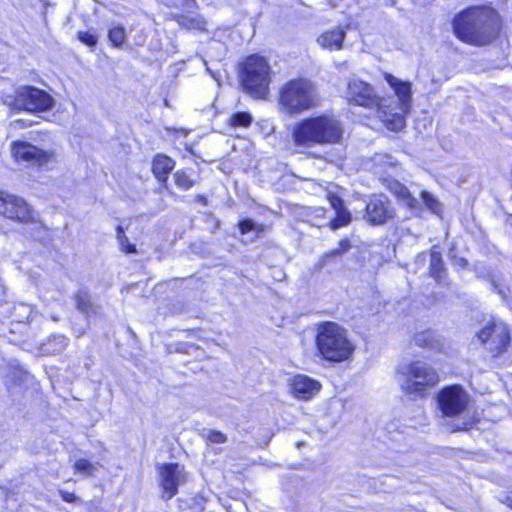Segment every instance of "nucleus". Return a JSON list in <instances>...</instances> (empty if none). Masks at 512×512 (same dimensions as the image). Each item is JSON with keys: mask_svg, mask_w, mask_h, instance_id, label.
<instances>
[{"mask_svg": "<svg viewBox=\"0 0 512 512\" xmlns=\"http://www.w3.org/2000/svg\"><path fill=\"white\" fill-rule=\"evenodd\" d=\"M453 31L461 41L484 46L490 44L500 31V17L490 6H471L453 19Z\"/></svg>", "mask_w": 512, "mask_h": 512, "instance_id": "1", "label": "nucleus"}, {"mask_svg": "<svg viewBox=\"0 0 512 512\" xmlns=\"http://www.w3.org/2000/svg\"><path fill=\"white\" fill-rule=\"evenodd\" d=\"M343 135L341 123L333 116H317L298 122L292 131L296 147L310 148L316 144H335Z\"/></svg>", "mask_w": 512, "mask_h": 512, "instance_id": "2", "label": "nucleus"}, {"mask_svg": "<svg viewBox=\"0 0 512 512\" xmlns=\"http://www.w3.org/2000/svg\"><path fill=\"white\" fill-rule=\"evenodd\" d=\"M316 347L324 360L333 363L348 360L355 351L348 331L336 322L317 325Z\"/></svg>", "mask_w": 512, "mask_h": 512, "instance_id": "3", "label": "nucleus"}, {"mask_svg": "<svg viewBox=\"0 0 512 512\" xmlns=\"http://www.w3.org/2000/svg\"><path fill=\"white\" fill-rule=\"evenodd\" d=\"M384 78L394 90L397 99L382 98L383 101H387L388 107L381 108L380 119L389 130L400 131L405 127V115L411 109L412 84L389 73H385Z\"/></svg>", "mask_w": 512, "mask_h": 512, "instance_id": "4", "label": "nucleus"}, {"mask_svg": "<svg viewBox=\"0 0 512 512\" xmlns=\"http://www.w3.org/2000/svg\"><path fill=\"white\" fill-rule=\"evenodd\" d=\"M438 406L442 415L455 419L452 431L468 430L473 425L470 416V396L459 385L443 388L437 396Z\"/></svg>", "mask_w": 512, "mask_h": 512, "instance_id": "5", "label": "nucleus"}, {"mask_svg": "<svg viewBox=\"0 0 512 512\" xmlns=\"http://www.w3.org/2000/svg\"><path fill=\"white\" fill-rule=\"evenodd\" d=\"M270 72L269 63L264 57L250 55L240 65V82L247 93L263 99L269 93Z\"/></svg>", "mask_w": 512, "mask_h": 512, "instance_id": "6", "label": "nucleus"}, {"mask_svg": "<svg viewBox=\"0 0 512 512\" xmlns=\"http://www.w3.org/2000/svg\"><path fill=\"white\" fill-rule=\"evenodd\" d=\"M317 102L314 84L307 78L293 79L280 90L279 104L288 114H300Z\"/></svg>", "mask_w": 512, "mask_h": 512, "instance_id": "7", "label": "nucleus"}, {"mask_svg": "<svg viewBox=\"0 0 512 512\" xmlns=\"http://www.w3.org/2000/svg\"><path fill=\"white\" fill-rule=\"evenodd\" d=\"M401 388L408 394L423 395L427 387L434 386L439 377L436 370L422 361H414L399 370Z\"/></svg>", "mask_w": 512, "mask_h": 512, "instance_id": "8", "label": "nucleus"}, {"mask_svg": "<svg viewBox=\"0 0 512 512\" xmlns=\"http://www.w3.org/2000/svg\"><path fill=\"white\" fill-rule=\"evenodd\" d=\"M346 96L350 103L369 109H376L379 118L381 108L388 107L387 101H383L369 83L355 77L348 81Z\"/></svg>", "mask_w": 512, "mask_h": 512, "instance_id": "9", "label": "nucleus"}, {"mask_svg": "<svg viewBox=\"0 0 512 512\" xmlns=\"http://www.w3.org/2000/svg\"><path fill=\"white\" fill-rule=\"evenodd\" d=\"M394 216L395 210L389 199L383 194L372 195L366 203L364 219L371 225L385 224Z\"/></svg>", "mask_w": 512, "mask_h": 512, "instance_id": "10", "label": "nucleus"}, {"mask_svg": "<svg viewBox=\"0 0 512 512\" xmlns=\"http://www.w3.org/2000/svg\"><path fill=\"white\" fill-rule=\"evenodd\" d=\"M477 336L483 344L488 345L492 353L504 351L510 342L509 329L502 322L486 325Z\"/></svg>", "mask_w": 512, "mask_h": 512, "instance_id": "11", "label": "nucleus"}, {"mask_svg": "<svg viewBox=\"0 0 512 512\" xmlns=\"http://www.w3.org/2000/svg\"><path fill=\"white\" fill-rule=\"evenodd\" d=\"M162 497L169 500L178 492V487L186 482L184 467L177 463L164 464L159 467Z\"/></svg>", "mask_w": 512, "mask_h": 512, "instance_id": "12", "label": "nucleus"}, {"mask_svg": "<svg viewBox=\"0 0 512 512\" xmlns=\"http://www.w3.org/2000/svg\"><path fill=\"white\" fill-rule=\"evenodd\" d=\"M0 214L18 222H29L32 217L28 204L22 198L1 190Z\"/></svg>", "mask_w": 512, "mask_h": 512, "instance_id": "13", "label": "nucleus"}, {"mask_svg": "<svg viewBox=\"0 0 512 512\" xmlns=\"http://www.w3.org/2000/svg\"><path fill=\"white\" fill-rule=\"evenodd\" d=\"M321 384L309 376L298 374L290 380L292 395L300 400H310L319 393Z\"/></svg>", "mask_w": 512, "mask_h": 512, "instance_id": "14", "label": "nucleus"}, {"mask_svg": "<svg viewBox=\"0 0 512 512\" xmlns=\"http://www.w3.org/2000/svg\"><path fill=\"white\" fill-rule=\"evenodd\" d=\"M59 162V155L55 145L49 140V145L34 144V169L49 171L56 167Z\"/></svg>", "mask_w": 512, "mask_h": 512, "instance_id": "15", "label": "nucleus"}, {"mask_svg": "<svg viewBox=\"0 0 512 512\" xmlns=\"http://www.w3.org/2000/svg\"><path fill=\"white\" fill-rule=\"evenodd\" d=\"M55 100L53 97L40 89L34 88V125L38 124V119H42L45 121H51L50 115L55 116L50 113V110L54 107Z\"/></svg>", "mask_w": 512, "mask_h": 512, "instance_id": "16", "label": "nucleus"}, {"mask_svg": "<svg viewBox=\"0 0 512 512\" xmlns=\"http://www.w3.org/2000/svg\"><path fill=\"white\" fill-rule=\"evenodd\" d=\"M3 103L13 110L32 111L30 105L32 104V87L24 86L16 90L15 94H4L2 96Z\"/></svg>", "mask_w": 512, "mask_h": 512, "instance_id": "17", "label": "nucleus"}, {"mask_svg": "<svg viewBox=\"0 0 512 512\" xmlns=\"http://www.w3.org/2000/svg\"><path fill=\"white\" fill-rule=\"evenodd\" d=\"M380 182L391 193H393L399 199L404 201L410 208L416 207L417 200L411 196L408 188L404 184L400 183L398 180L394 179L390 175L381 176Z\"/></svg>", "mask_w": 512, "mask_h": 512, "instance_id": "18", "label": "nucleus"}, {"mask_svg": "<svg viewBox=\"0 0 512 512\" xmlns=\"http://www.w3.org/2000/svg\"><path fill=\"white\" fill-rule=\"evenodd\" d=\"M374 173L381 180V176L392 175L397 170V163L390 155L379 154L373 158Z\"/></svg>", "mask_w": 512, "mask_h": 512, "instance_id": "19", "label": "nucleus"}, {"mask_svg": "<svg viewBox=\"0 0 512 512\" xmlns=\"http://www.w3.org/2000/svg\"><path fill=\"white\" fill-rule=\"evenodd\" d=\"M345 38V32L341 29H334L322 33L317 42L325 49L339 50L342 48V43Z\"/></svg>", "mask_w": 512, "mask_h": 512, "instance_id": "20", "label": "nucleus"}, {"mask_svg": "<svg viewBox=\"0 0 512 512\" xmlns=\"http://www.w3.org/2000/svg\"><path fill=\"white\" fill-rule=\"evenodd\" d=\"M175 162L168 156L157 155L152 164V171L156 178L163 182L167 180L168 174L174 168Z\"/></svg>", "mask_w": 512, "mask_h": 512, "instance_id": "21", "label": "nucleus"}, {"mask_svg": "<svg viewBox=\"0 0 512 512\" xmlns=\"http://www.w3.org/2000/svg\"><path fill=\"white\" fill-rule=\"evenodd\" d=\"M429 271L431 277H433L439 284H444L446 282V270L440 252L432 250L430 254Z\"/></svg>", "mask_w": 512, "mask_h": 512, "instance_id": "22", "label": "nucleus"}, {"mask_svg": "<svg viewBox=\"0 0 512 512\" xmlns=\"http://www.w3.org/2000/svg\"><path fill=\"white\" fill-rule=\"evenodd\" d=\"M414 342L417 346L432 350H440L441 341L437 338L435 332L431 330L423 331L414 336Z\"/></svg>", "mask_w": 512, "mask_h": 512, "instance_id": "23", "label": "nucleus"}, {"mask_svg": "<svg viewBox=\"0 0 512 512\" xmlns=\"http://www.w3.org/2000/svg\"><path fill=\"white\" fill-rule=\"evenodd\" d=\"M12 155L18 163L32 161V145L24 141H16L12 144Z\"/></svg>", "mask_w": 512, "mask_h": 512, "instance_id": "24", "label": "nucleus"}, {"mask_svg": "<svg viewBox=\"0 0 512 512\" xmlns=\"http://www.w3.org/2000/svg\"><path fill=\"white\" fill-rule=\"evenodd\" d=\"M68 340L63 335H54L49 338L46 343L42 345L40 350L44 354H57L61 353L67 346Z\"/></svg>", "mask_w": 512, "mask_h": 512, "instance_id": "25", "label": "nucleus"}, {"mask_svg": "<svg viewBox=\"0 0 512 512\" xmlns=\"http://www.w3.org/2000/svg\"><path fill=\"white\" fill-rule=\"evenodd\" d=\"M77 309L83 314L90 315L96 313V306L91 302L90 296L86 291L80 290L74 296Z\"/></svg>", "mask_w": 512, "mask_h": 512, "instance_id": "26", "label": "nucleus"}, {"mask_svg": "<svg viewBox=\"0 0 512 512\" xmlns=\"http://www.w3.org/2000/svg\"><path fill=\"white\" fill-rule=\"evenodd\" d=\"M336 217L328 222V226L332 230H337L341 227L347 226L350 224L352 220L351 213L346 209V207H343L339 210L335 211Z\"/></svg>", "mask_w": 512, "mask_h": 512, "instance_id": "27", "label": "nucleus"}, {"mask_svg": "<svg viewBox=\"0 0 512 512\" xmlns=\"http://www.w3.org/2000/svg\"><path fill=\"white\" fill-rule=\"evenodd\" d=\"M97 466H99V463H92L87 459H78L73 464L75 473H80L87 477L94 475Z\"/></svg>", "mask_w": 512, "mask_h": 512, "instance_id": "28", "label": "nucleus"}, {"mask_svg": "<svg viewBox=\"0 0 512 512\" xmlns=\"http://www.w3.org/2000/svg\"><path fill=\"white\" fill-rule=\"evenodd\" d=\"M253 121V117L248 112H237L231 115L229 119V124L232 127H242L247 128L251 125Z\"/></svg>", "mask_w": 512, "mask_h": 512, "instance_id": "29", "label": "nucleus"}, {"mask_svg": "<svg viewBox=\"0 0 512 512\" xmlns=\"http://www.w3.org/2000/svg\"><path fill=\"white\" fill-rule=\"evenodd\" d=\"M177 23L186 29H203L204 22L199 18L189 17L185 15H176Z\"/></svg>", "mask_w": 512, "mask_h": 512, "instance_id": "30", "label": "nucleus"}, {"mask_svg": "<svg viewBox=\"0 0 512 512\" xmlns=\"http://www.w3.org/2000/svg\"><path fill=\"white\" fill-rule=\"evenodd\" d=\"M175 184L182 190H189L194 186L195 181L185 170H179L174 173Z\"/></svg>", "mask_w": 512, "mask_h": 512, "instance_id": "31", "label": "nucleus"}, {"mask_svg": "<svg viewBox=\"0 0 512 512\" xmlns=\"http://www.w3.org/2000/svg\"><path fill=\"white\" fill-rule=\"evenodd\" d=\"M109 40L115 47H120L125 42V30L123 27H114L109 30Z\"/></svg>", "mask_w": 512, "mask_h": 512, "instance_id": "32", "label": "nucleus"}, {"mask_svg": "<svg viewBox=\"0 0 512 512\" xmlns=\"http://www.w3.org/2000/svg\"><path fill=\"white\" fill-rule=\"evenodd\" d=\"M117 239L120 244L121 250L125 253H135V245L129 242V239L124 234L122 226L117 227Z\"/></svg>", "mask_w": 512, "mask_h": 512, "instance_id": "33", "label": "nucleus"}, {"mask_svg": "<svg viewBox=\"0 0 512 512\" xmlns=\"http://www.w3.org/2000/svg\"><path fill=\"white\" fill-rule=\"evenodd\" d=\"M421 198L425 205L434 213H438L440 211V203L437 199L434 198L432 194L427 191H423L421 193Z\"/></svg>", "mask_w": 512, "mask_h": 512, "instance_id": "34", "label": "nucleus"}, {"mask_svg": "<svg viewBox=\"0 0 512 512\" xmlns=\"http://www.w3.org/2000/svg\"><path fill=\"white\" fill-rule=\"evenodd\" d=\"M206 439L210 443L222 444L227 441V436L220 431L209 430L206 434Z\"/></svg>", "mask_w": 512, "mask_h": 512, "instance_id": "35", "label": "nucleus"}, {"mask_svg": "<svg viewBox=\"0 0 512 512\" xmlns=\"http://www.w3.org/2000/svg\"><path fill=\"white\" fill-rule=\"evenodd\" d=\"M77 36H78V39L80 42H82L83 44H85L89 47H94L98 41L96 35H94L90 32L80 31V32H78Z\"/></svg>", "mask_w": 512, "mask_h": 512, "instance_id": "36", "label": "nucleus"}, {"mask_svg": "<svg viewBox=\"0 0 512 512\" xmlns=\"http://www.w3.org/2000/svg\"><path fill=\"white\" fill-rule=\"evenodd\" d=\"M327 199L335 211L345 207L343 200L332 192L327 193Z\"/></svg>", "mask_w": 512, "mask_h": 512, "instance_id": "37", "label": "nucleus"}, {"mask_svg": "<svg viewBox=\"0 0 512 512\" xmlns=\"http://www.w3.org/2000/svg\"><path fill=\"white\" fill-rule=\"evenodd\" d=\"M241 234H247L255 229V222L251 219H244L239 223Z\"/></svg>", "mask_w": 512, "mask_h": 512, "instance_id": "38", "label": "nucleus"}, {"mask_svg": "<svg viewBox=\"0 0 512 512\" xmlns=\"http://www.w3.org/2000/svg\"><path fill=\"white\" fill-rule=\"evenodd\" d=\"M59 494H60L61 498L65 502H68V503H73V502H76L77 500H79L78 496H76L74 493H71V492L59 490Z\"/></svg>", "mask_w": 512, "mask_h": 512, "instance_id": "39", "label": "nucleus"}, {"mask_svg": "<svg viewBox=\"0 0 512 512\" xmlns=\"http://www.w3.org/2000/svg\"><path fill=\"white\" fill-rule=\"evenodd\" d=\"M350 247V241L348 239H342L336 249L339 251L340 255H342L343 253L347 252Z\"/></svg>", "mask_w": 512, "mask_h": 512, "instance_id": "40", "label": "nucleus"}, {"mask_svg": "<svg viewBox=\"0 0 512 512\" xmlns=\"http://www.w3.org/2000/svg\"><path fill=\"white\" fill-rule=\"evenodd\" d=\"M340 256L341 255H340L339 251L335 248V249L330 250V251H328L327 253L324 254L323 261L324 262H328L332 258L340 257Z\"/></svg>", "mask_w": 512, "mask_h": 512, "instance_id": "41", "label": "nucleus"}, {"mask_svg": "<svg viewBox=\"0 0 512 512\" xmlns=\"http://www.w3.org/2000/svg\"><path fill=\"white\" fill-rule=\"evenodd\" d=\"M11 126L14 128V129H22V128H25L27 126L26 122L23 121L22 119H16L14 120L12 123H11Z\"/></svg>", "mask_w": 512, "mask_h": 512, "instance_id": "42", "label": "nucleus"}, {"mask_svg": "<svg viewBox=\"0 0 512 512\" xmlns=\"http://www.w3.org/2000/svg\"><path fill=\"white\" fill-rule=\"evenodd\" d=\"M265 230H266V226L265 225L255 223V229H253V232H256L257 235H260Z\"/></svg>", "mask_w": 512, "mask_h": 512, "instance_id": "43", "label": "nucleus"}, {"mask_svg": "<svg viewBox=\"0 0 512 512\" xmlns=\"http://www.w3.org/2000/svg\"><path fill=\"white\" fill-rule=\"evenodd\" d=\"M502 502L504 504H506L507 506H509L510 508H512V491L509 492L505 497L504 499L502 500Z\"/></svg>", "mask_w": 512, "mask_h": 512, "instance_id": "44", "label": "nucleus"}, {"mask_svg": "<svg viewBox=\"0 0 512 512\" xmlns=\"http://www.w3.org/2000/svg\"><path fill=\"white\" fill-rule=\"evenodd\" d=\"M313 212L315 213L317 218H324V215H325V209L324 208H321V207L314 208Z\"/></svg>", "mask_w": 512, "mask_h": 512, "instance_id": "45", "label": "nucleus"}, {"mask_svg": "<svg viewBox=\"0 0 512 512\" xmlns=\"http://www.w3.org/2000/svg\"><path fill=\"white\" fill-rule=\"evenodd\" d=\"M195 201H197V202H199V203L203 204L204 206H206V205H207V199H206V197H205V196H203V195H200V194H199V195H197V196L195 197Z\"/></svg>", "mask_w": 512, "mask_h": 512, "instance_id": "46", "label": "nucleus"}, {"mask_svg": "<svg viewBox=\"0 0 512 512\" xmlns=\"http://www.w3.org/2000/svg\"><path fill=\"white\" fill-rule=\"evenodd\" d=\"M456 264L459 265L462 268H465L467 266V260L464 258H458L456 259Z\"/></svg>", "mask_w": 512, "mask_h": 512, "instance_id": "47", "label": "nucleus"}, {"mask_svg": "<svg viewBox=\"0 0 512 512\" xmlns=\"http://www.w3.org/2000/svg\"><path fill=\"white\" fill-rule=\"evenodd\" d=\"M206 65V71L217 81L219 82L218 74L213 72L209 67H207V63L204 62Z\"/></svg>", "mask_w": 512, "mask_h": 512, "instance_id": "48", "label": "nucleus"}, {"mask_svg": "<svg viewBox=\"0 0 512 512\" xmlns=\"http://www.w3.org/2000/svg\"><path fill=\"white\" fill-rule=\"evenodd\" d=\"M183 1V6H186V7H190L193 0H182Z\"/></svg>", "mask_w": 512, "mask_h": 512, "instance_id": "49", "label": "nucleus"}, {"mask_svg": "<svg viewBox=\"0 0 512 512\" xmlns=\"http://www.w3.org/2000/svg\"><path fill=\"white\" fill-rule=\"evenodd\" d=\"M41 2L43 3V7L46 8L47 6H49V3L46 1V0H41Z\"/></svg>", "mask_w": 512, "mask_h": 512, "instance_id": "50", "label": "nucleus"}]
</instances>
